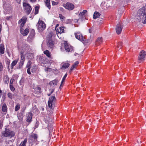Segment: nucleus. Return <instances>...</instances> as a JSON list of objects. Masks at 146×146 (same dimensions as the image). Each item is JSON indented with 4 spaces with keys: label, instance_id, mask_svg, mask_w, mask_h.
Returning a JSON list of instances; mask_svg holds the SVG:
<instances>
[{
    "label": "nucleus",
    "instance_id": "nucleus-8",
    "mask_svg": "<svg viewBox=\"0 0 146 146\" xmlns=\"http://www.w3.org/2000/svg\"><path fill=\"white\" fill-rule=\"evenodd\" d=\"M145 52L143 50H142L140 52L138 57V60L139 62L140 63L145 60Z\"/></svg>",
    "mask_w": 146,
    "mask_h": 146
},
{
    "label": "nucleus",
    "instance_id": "nucleus-23",
    "mask_svg": "<svg viewBox=\"0 0 146 146\" xmlns=\"http://www.w3.org/2000/svg\"><path fill=\"white\" fill-rule=\"evenodd\" d=\"M5 48L4 45L3 44H1L0 45V53L1 54H3L4 53Z\"/></svg>",
    "mask_w": 146,
    "mask_h": 146
},
{
    "label": "nucleus",
    "instance_id": "nucleus-26",
    "mask_svg": "<svg viewBox=\"0 0 146 146\" xmlns=\"http://www.w3.org/2000/svg\"><path fill=\"white\" fill-rule=\"evenodd\" d=\"M44 2L47 7L50 9V0H44Z\"/></svg>",
    "mask_w": 146,
    "mask_h": 146
},
{
    "label": "nucleus",
    "instance_id": "nucleus-54",
    "mask_svg": "<svg viewBox=\"0 0 146 146\" xmlns=\"http://www.w3.org/2000/svg\"><path fill=\"white\" fill-rule=\"evenodd\" d=\"M30 1L32 2H34L36 1V0H30Z\"/></svg>",
    "mask_w": 146,
    "mask_h": 146
},
{
    "label": "nucleus",
    "instance_id": "nucleus-49",
    "mask_svg": "<svg viewBox=\"0 0 146 146\" xmlns=\"http://www.w3.org/2000/svg\"><path fill=\"white\" fill-rule=\"evenodd\" d=\"M14 80L13 79L11 78L10 81V84H12Z\"/></svg>",
    "mask_w": 146,
    "mask_h": 146
},
{
    "label": "nucleus",
    "instance_id": "nucleus-28",
    "mask_svg": "<svg viewBox=\"0 0 146 146\" xmlns=\"http://www.w3.org/2000/svg\"><path fill=\"white\" fill-rule=\"evenodd\" d=\"M70 64L68 62L64 63L63 65L62 66V69H65L69 66Z\"/></svg>",
    "mask_w": 146,
    "mask_h": 146
},
{
    "label": "nucleus",
    "instance_id": "nucleus-27",
    "mask_svg": "<svg viewBox=\"0 0 146 146\" xmlns=\"http://www.w3.org/2000/svg\"><path fill=\"white\" fill-rule=\"evenodd\" d=\"M58 82V80H55L52 81H50L49 83V84L51 85H56Z\"/></svg>",
    "mask_w": 146,
    "mask_h": 146
},
{
    "label": "nucleus",
    "instance_id": "nucleus-51",
    "mask_svg": "<svg viewBox=\"0 0 146 146\" xmlns=\"http://www.w3.org/2000/svg\"><path fill=\"white\" fill-rule=\"evenodd\" d=\"M49 91H50V93L51 94H52L54 92V89H50Z\"/></svg>",
    "mask_w": 146,
    "mask_h": 146
},
{
    "label": "nucleus",
    "instance_id": "nucleus-56",
    "mask_svg": "<svg viewBox=\"0 0 146 146\" xmlns=\"http://www.w3.org/2000/svg\"><path fill=\"white\" fill-rule=\"evenodd\" d=\"M10 17H7L6 18V19L7 20H9L10 19Z\"/></svg>",
    "mask_w": 146,
    "mask_h": 146
},
{
    "label": "nucleus",
    "instance_id": "nucleus-46",
    "mask_svg": "<svg viewBox=\"0 0 146 146\" xmlns=\"http://www.w3.org/2000/svg\"><path fill=\"white\" fill-rule=\"evenodd\" d=\"M56 33L57 34H61V33H60L61 32V31H60V29L59 28H57L56 30Z\"/></svg>",
    "mask_w": 146,
    "mask_h": 146
},
{
    "label": "nucleus",
    "instance_id": "nucleus-4",
    "mask_svg": "<svg viewBox=\"0 0 146 146\" xmlns=\"http://www.w3.org/2000/svg\"><path fill=\"white\" fill-rule=\"evenodd\" d=\"M38 29L39 31L41 32L46 28V26L44 23L42 21L39 20L37 24Z\"/></svg>",
    "mask_w": 146,
    "mask_h": 146
},
{
    "label": "nucleus",
    "instance_id": "nucleus-6",
    "mask_svg": "<svg viewBox=\"0 0 146 146\" xmlns=\"http://www.w3.org/2000/svg\"><path fill=\"white\" fill-rule=\"evenodd\" d=\"M76 38L78 39L81 41L83 43H85V38L84 37L81 33L77 32L74 33Z\"/></svg>",
    "mask_w": 146,
    "mask_h": 146
},
{
    "label": "nucleus",
    "instance_id": "nucleus-7",
    "mask_svg": "<svg viewBox=\"0 0 146 146\" xmlns=\"http://www.w3.org/2000/svg\"><path fill=\"white\" fill-rule=\"evenodd\" d=\"M3 7L4 9V12L5 14L9 13H10L11 8L10 4L7 3H3Z\"/></svg>",
    "mask_w": 146,
    "mask_h": 146
},
{
    "label": "nucleus",
    "instance_id": "nucleus-30",
    "mask_svg": "<svg viewBox=\"0 0 146 146\" xmlns=\"http://www.w3.org/2000/svg\"><path fill=\"white\" fill-rule=\"evenodd\" d=\"M25 55L28 59H31L33 56V54L31 51L28 53H27V54H26Z\"/></svg>",
    "mask_w": 146,
    "mask_h": 146
},
{
    "label": "nucleus",
    "instance_id": "nucleus-59",
    "mask_svg": "<svg viewBox=\"0 0 146 146\" xmlns=\"http://www.w3.org/2000/svg\"><path fill=\"white\" fill-rule=\"evenodd\" d=\"M1 25L0 24V31H1Z\"/></svg>",
    "mask_w": 146,
    "mask_h": 146
},
{
    "label": "nucleus",
    "instance_id": "nucleus-9",
    "mask_svg": "<svg viewBox=\"0 0 146 146\" xmlns=\"http://www.w3.org/2000/svg\"><path fill=\"white\" fill-rule=\"evenodd\" d=\"M56 100V98L54 96H52L49 98L48 102V105L50 108H52V106L53 105Z\"/></svg>",
    "mask_w": 146,
    "mask_h": 146
},
{
    "label": "nucleus",
    "instance_id": "nucleus-58",
    "mask_svg": "<svg viewBox=\"0 0 146 146\" xmlns=\"http://www.w3.org/2000/svg\"><path fill=\"white\" fill-rule=\"evenodd\" d=\"M51 94L50 93H49V94H47L48 95V96H50Z\"/></svg>",
    "mask_w": 146,
    "mask_h": 146
},
{
    "label": "nucleus",
    "instance_id": "nucleus-13",
    "mask_svg": "<svg viewBox=\"0 0 146 146\" xmlns=\"http://www.w3.org/2000/svg\"><path fill=\"white\" fill-rule=\"evenodd\" d=\"M22 54L23 53L21 52V59L19 63V68H22L23 65L25 61V56H24Z\"/></svg>",
    "mask_w": 146,
    "mask_h": 146
},
{
    "label": "nucleus",
    "instance_id": "nucleus-2",
    "mask_svg": "<svg viewBox=\"0 0 146 146\" xmlns=\"http://www.w3.org/2000/svg\"><path fill=\"white\" fill-rule=\"evenodd\" d=\"M2 136L5 137H8L11 139L14 137L15 133L14 131H12L9 129L5 128V130L2 132Z\"/></svg>",
    "mask_w": 146,
    "mask_h": 146
},
{
    "label": "nucleus",
    "instance_id": "nucleus-38",
    "mask_svg": "<svg viewBox=\"0 0 146 146\" xmlns=\"http://www.w3.org/2000/svg\"><path fill=\"white\" fill-rule=\"evenodd\" d=\"M20 106L19 104H17L16 105L15 107V111H17L20 108Z\"/></svg>",
    "mask_w": 146,
    "mask_h": 146
},
{
    "label": "nucleus",
    "instance_id": "nucleus-16",
    "mask_svg": "<svg viewBox=\"0 0 146 146\" xmlns=\"http://www.w3.org/2000/svg\"><path fill=\"white\" fill-rule=\"evenodd\" d=\"M87 11L84 10L82 12H80L79 15V19L81 20L85 19L84 15L86 13Z\"/></svg>",
    "mask_w": 146,
    "mask_h": 146
},
{
    "label": "nucleus",
    "instance_id": "nucleus-60",
    "mask_svg": "<svg viewBox=\"0 0 146 146\" xmlns=\"http://www.w3.org/2000/svg\"><path fill=\"white\" fill-rule=\"evenodd\" d=\"M62 9H63V8H60V10H61V11H62Z\"/></svg>",
    "mask_w": 146,
    "mask_h": 146
},
{
    "label": "nucleus",
    "instance_id": "nucleus-20",
    "mask_svg": "<svg viewBox=\"0 0 146 146\" xmlns=\"http://www.w3.org/2000/svg\"><path fill=\"white\" fill-rule=\"evenodd\" d=\"M65 49L68 52L71 51L72 50V47L70 45L66 44L65 45Z\"/></svg>",
    "mask_w": 146,
    "mask_h": 146
},
{
    "label": "nucleus",
    "instance_id": "nucleus-25",
    "mask_svg": "<svg viewBox=\"0 0 146 146\" xmlns=\"http://www.w3.org/2000/svg\"><path fill=\"white\" fill-rule=\"evenodd\" d=\"M15 94H13L11 92H8L7 93V96L8 98L11 99L14 98Z\"/></svg>",
    "mask_w": 146,
    "mask_h": 146
},
{
    "label": "nucleus",
    "instance_id": "nucleus-53",
    "mask_svg": "<svg viewBox=\"0 0 146 146\" xmlns=\"http://www.w3.org/2000/svg\"><path fill=\"white\" fill-rule=\"evenodd\" d=\"M21 0H16V2L18 3H20L21 1Z\"/></svg>",
    "mask_w": 146,
    "mask_h": 146
},
{
    "label": "nucleus",
    "instance_id": "nucleus-33",
    "mask_svg": "<svg viewBox=\"0 0 146 146\" xmlns=\"http://www.w3.org/2000/svg\"><path fill=\"white\" fill-rule=\"evenodd\" d=\"M67 74L66 73L65 74V75H64V76L63 77L62 79L61 84L60 86V88L61 87V86H62V84L63 83V82H64L65 79L67 76Z\"/></svg>",
    "mask_w": 146,
    "mask_h": 146
},
{
    "label": "nucleus",
    "instance_id": "nucleus-47",
    "mask_svg": "<svg viewBox=\"0 0 146 146\" xmlns=\"http://www.w3.org/2000/svg\"><path fill=\"white\" fill-rule=\"evenodd\" d=\"M28 68L27 69V73L29 74H31V71H30V70H31V68Z\"/></svg>",
    "mask_w": 146,
    "mask_h": 146
},
{
    "label": "nucleus",
    "instance_id": "nucleus-15",
    "mask_svg": "<svg viewBox=\"0 0 146 146\" xmlns=\"http://www.w3.org/2000/svg\"><path fill=\"white\" fill-rule=\"evenodd\" d=\"M26 17H23L19 21V23H21L20 25L21 28H22V27L24 26L26 22Z\"/></svg>",
    "mask_w": 146,
    "mask_h": 146
},
{
    "label": "nucleus",
    "instance_id": "nucleus-29",
    "mask_svg": "<svg viewBox=\"0 0 146 146\" xmlns=\"http://www.w3.org/2000/svg\"><path fill=\"white\" fill-rule=\"evenodd\" d=\"M27 138H26L23 141L21 142L19 146H26V143L27 142Z\"/></svg>",
    "mask_w": 146,
    "mask_h": 146
},
{
    "label": "nucleus",
    "instance_id": "nucleus-35",
    "mask_svg": "<svg viewBox=\"0 0 146 146\" xmlns=\"http://www.w3.org/2000/svg\"><path fill=\"white\" fill-rule=\"evenodd\" d=\"M123 12L122 10H118V14L117 15V17H120L121 15L122 14Z\"/></svg>",
    "mask_w": 146,
    "mask_h": 146
},
{
    "label": "nucleus",
    "instance_id": "nucleus-32",
    "mask_svg": "<svg viewBox=\"0 0 146 146\" xmlns=\"http://www.w3.org/2000/svg\"><path fill=\"white\" fill-rule=\"evenodd\" d=\"M17 62H18V60H13V61L12 62V63L11 64V69H12L13 68V67L16 64H17Z\"/></svg>",
    "mask_w": 146,
    "mask_h": 146
},
{
    "label": "nucleus",
    "instance_id": "nucleus-43",
    "mask_svg": "<svg viewBox=\"0 0 146 146\" xmlns=\"http://www.w3.org/2000/svg\"><path fill=\"white\" fill-rule=\"evenodd\" d=\"M35 90L38 93H40V90H41V88L40 87H37L35 88Z\"/></svg>",
    "mask_w": 146,
    "mask_h": 146
},
{
    "label": "nucleus",
    "instance_id": "nucleus-19",
    "mask_svg": "<svg viewBox=\"0 0 146 146\" xmlns=\"http://www.w3.org/2000/svg\"><path fill=\"white\" fill-rule=\"evenodd\" d=\"M103 42V39L102 37H99L97 39L96 42L95 44L97 46H98L101 44Z\"/></svg>",
    "mask_w": 146,
    "mask_h": 146
},
{
    "label": "nucleus",
    "instance_id": "nucleus-42",
    "mask_svg": "<svg viewBox=\"0 0 146 146\" xmlns=\"http://www.w3.org/2000/svg\"><path fill=\"white\" fill-rule=\"evenodd\" d=\"M59 17L62 21H63V20H64L65 18V17L61 14H60L59 15Z\"/></svg>",
    "mask_w": 146,
    "mask_h": 146
},
{
    "label": "nucleus",
    "instance_id": "nucleus-37",
    "mask_svg": "<svg viewBox=\"0 0 146 146\" xmlns=\"http://www.w3.org/2000/svg\"><path fill=\"white\" fill-rule=\"evenodd\" d=\"M39 9V7L38 6H36L35 8V15H36L38 13V10Z\"/></svg>",
    "mask_w": 146,
    "mask_h": 146
},
{
    "label": "nucleus",
    "instance_id": "nucleus-57",
    "mask_svg": "<svg viewBox=\"0 0 146 146\" xmlns=\"http://www.w3.org/2000/svg\"><path fill=\"white\" fill-rule=\"evenodd\" d=\"M91 30H92V29H89V33H92Z\"/></svg>",
    "mask_w": 146,
    "mask_h": 146
},
{
    "label": "nucleus",
    "instance_id": "nucleus-41",
    "mask_svg": "<svg viewBox=\"0 0 146 146\" xmlns=\"http://www.w3.org/2000/svg\"><path fill=\"white\" fill-rule=\"evenodd\" d=\"M10 88L12 92H13L15 90V89L13 86V84H10Z\"/></svg>",
    "mask_w": 146,
    "mask_h": 146
},
{
    "label": "nucleus",
    "instance_id": "nucleus-5",
    "mask_svg": "<svg viewBox=\"0 0 146 146\" xmlns=\"http://www.w3.org/2000/svg\"><path fill=\"white\" fill-rule=\"evenodd\" d=\"M24 9L28 15L30 13L32 10V8L30 5L28 3L26 2L23 4Z\"/></svg>",
    "mask_w": 146,
    "mask_h": 146
},
{
    "label": "nucleus",
    "instance_id": "nucleus-21",
    "mask_svg": "<svg viewBox=\"0 0 146 146\" xmlns=\"http://www.w3.org/2000/svg\"><path fill=\"white\" fill-rule=\"evenodd\" d=\"M31 68L32 72L34 73L36 71L37 67L36 65H33L31 67Z\"/></svg>",
    "mask_w": 146,
    "mask_h": 146
},
{
    "label": "nucleus",
    "instance_id": "nucleus-24",
    "mask_svg": "<svg viewBox=\"0 0 146 146\" xmlns=\"http://www.w3.org/2000/svg\"><path fill=\"white\" fill-rule=\"evenodd\" d=\"M79 64V62L78 61L76 62L72 66L70 70V72H71L72 70H73L74 68L78 66V65Z\"/></svg>",
    "mask_w": 146,
    "mask_h": 146
},
{
    "label": "nucleus",
    "instance_id": "nucleus-39",
    "mask_svg": "<svg viewBox=\"0 0 146 146\" xmlns=\"http://www.w3.org/2000/svg\"><path fill=\"white\" fill-rule=\"evenodd\" d=\"M32 64V62L30 60L28 61L27 65V68H31L30 66Z\"/></svg>",
    "mask_w": 146,
    "mask_h": 146
},
{
    "label": "nucleus",
    "instance_id": "nucleus-52",
    "mask_svg": "<svg viewBox=\"0 0 146 146\" xmlns=\"http://www.w3.org/2000/svg\"><path fill=\"white\" fill-rule=\"evenodd\" d=\"M3 126V124L2 122L1 121H0V129L2 128V127Z\"/></svg>",
    "mask_w": 146,
    "mask_h": 146
},
{
    "label": "nucleus",
    "instance_id": "nucleus-34",
    "mask_svg": "<svg viewBox=\"0 0 146 146\" xmlns=\"http://www.w3.org/2000/svg\"><path fill=\"white\" fill-rule=\"evenodd\" d=\"M44 53L48 57H50V53L48 50H46L44 52Z\"/></svg>",
    "mask_w": 146,
    "mask_h": 146
},
{
    "label": "nucleus",
    "instance_id": "nucleus-17",
    "mask_svg": "<svg viewBox=\"0 0 146 146\" xmlns=\"http://www.w3.org/2000/svg\"><path fill=\"white\" fill-rule=\"evenodd\" d=\"M20 31L21 33L23 36H26L28 34L29 30L28 29H26L24 30L22 28H21Z\"/></svg>",
    "mask_w": 146,
    "mask_h": 146
},
{
    "label": "nucleus",
    "instance_id": "nucleus-61",
    "mask_svg": "<svg viewBox=\"0 0 146 146\" xmlns=\"http://www.w3.org/2000/svg\"><path fill=\"white\" fill-rule=\"evenodd\" d=\"M49 69V68H48L47 69Z\"/></svg>",
    "mask_w": 146,
    "mask_h": 146
},
{
    "label": "nucleus",
    "instance_id": "nucleus-12",
    "mask_svg": "<svg viewBox=\"0 0 146 146\" xmlns=\"http://www.w3.org/2000/svg\"><path fill=\"white\" fill-rule=\"evenodd\" d=\"M122 28L123 27L120 23H119L117 25L115 30L116 32L118 35H119L121 33Z\"/></svg>",
    "mask_w": 146,
    "mask_h": 146
},
{
    "label": "nucleus",
    "instance_id": "nucleus-22",
    "mask_svg": "<svg viewBox=\"0 0 146 146\" xmlns=\"http://www.w3.org/2000/svg\"><path fill=\"white\" fill-rule=\"evenodd\" d=\"M2 111L5 113H6L7 112V107L6 104L4 103L3 104V106L2 107Z\"/></svg>",
    "mask_w": 146,
    "mask_h": 146
},
{
    "label": "nucleus",
    "instance_id": "nucleus-36",
    "mask_svg": "<svg viewBox=\"0 0 146 146\" xmlns=\"http://www.w3.org/2000/svg\"><path fill=\"white\" fill-rule=\"evenodd\" d=\"M9 78L7 76L4 77L3 80L5 84H8L9 82Z\"/></svg>",
    "mask_w": 146,
    "mask_h": 146
},
{
    "label": "nucleus",
    "instance_id": "nucleus-48",
    "mask_svg": "<svg viewBox=\"0 0 146 146\" xmlns=\"http://www.w3.org/2000/svg\"><path fill=\"white\" fill-rule=\"evenodd\" d=\"M122 44L121 43H119L118 45L117 46V47L118 48H119V49H120L121 47Z\"/></svg>",
    "mask_w": 146,
    "mask_h": 146
},
{
    "label": "nucleus",
    "instance_id": "nucleus-11",
    "mask_svg": "<svg viewBox=\"0 0 146 146\" xmlns=\"http://www.w3.org/2000/svg\"><path fill=\"white\" fill-rule=\"evenodd\" d=\"M63 6L67 9L69 10H73L74 8V5L72 3H67L66 4L63 5Z\"/></svg>",
    "mask_w": 146,
    "mask_h": 146
},
{
    "label": "nucleus",
    "instance_id": "nucleus-10",
    "mask_svg": "<svg viewBox=\"0 0 146 146\" xmlns=\"http://www.w3.org/2000/svg\"><path fill=\"white\" fill-rule=\"evenodd\" d=\"M35 32L34 30L31 31L28 36L27 40L30 42H31L33 40L35 36Z\"/></svg>",
    "mask_w": 146,
    "mask_h": 146
},
{
    "label": "nucleus",
    "instance_id": "nucleus-18",
    "mask_svg": "<svg viewBox=\"0 0 146 146\" xmlns=\"http://www.w3.org/2000/svg\"><path fill=\"white\" fill-rule=\"evenodd\" d=\"M54 44L51 38L49 39L47 42V46L50 48H51L53 47Z\"/></svg>",
    "mask_w": 146,
    "mask_h": 146
},
{
    "label": "nucleus",
    "instance_id": "nucleus-44",
    "mask_svg": "<svg viewBox=\"0 0 146 146\" xmlns=\"http://www.w3.org/2000/svg\"><path fill=\"white\" fill-rule=\"evenodd\" d=\"M3 69V66L2 64L0 62V72L2 71Z\"/></svg>",
    "mask_w": 146,
    "mask_h": 146
},
{
    "label": "nucleus",
    "instance_id": "nucleus-31",
    "mask_svg": "<svg viewBox=\"0 0 146 146\" xmlns=\"http://www.w3.org/2000/svg\"><path fill=\"white\" fill-rule=\"evenodd\" d=\"M99 13L97 12H95L93 15V18L96 19L100 16Z\"/></svg>",
    "mask_w": 146,
    "mask_h": 146
},
{
    "label": "nucleus",
    "instance_id": "nucleus-45",
    "mask_svg": "<svg viewBox=\"0 0 146 146\" xmlns=\"http://www.w3.org/2000/svg\"><path fill=\"white\" fill-rule=\"evenodd\" d=\"M60 29V30L61 31L60 33H62L64 32V27H61L59 28Z\"/></svg>",
    "mask_w": 146,
    "mask_h": 146
},
{
    "label": "nucleus",
    "instance_id": "nucleus-14",
    "mask_svg": "<svg viewBox=\"0 0 146 146\" xmlns=\"http://www.w3.org/2000/svg\"><path fill=\"white\" fill-rule=\"evenodd\" d=\"M33 115L32 113L28 112L26 114L27 120L26 121L28 122H30L32 121V116Z\"/></svg>",
    "mask_w": 146,
    "mask_h": 146
},
{
    "label": "nucleus",
    "instance_id": "nucleus-55",
    "mask_svg": "<svg viewBox=\"0 0 146 146\" xmlns=\"http://www.w3.org/2000/svg\"><path fill=\"white\" fill-rule=\"evenodd\" d=\"M38 123H36V125H35L36 128H37L38 127Z\"/></svg>",
    "mask_w": 146,
    "mask_h": 146
},
{
    "label": "nucleus",
    "instance_id": "nucleus-1",
    "mask_svg": "<svg viewBox=\"0 0 146 146\" xmlns=\"http://www.w3.org/2000/svg\"><path fill=\"white\" fill-rule=\"evenodd\" d=\"M136 18L138 22L146 23V5L138 11Z\"/></svg>",
    "mask_w": 146,
    "mask_h": 146
},
{
    "label": "nucleus",
    "instance_id": "nucleus-40",
    "mask_svg": "<svg viewBox=\"0 0 146 146\" xmlns=\"http://www.w3.org/2000/svg\"><path fill=\"white\" fill-rule=\"evenodd\" d=\"M32 137L33 139L35 140L36 141L38 137L37 135L35 134H34L32 136Z\"/></svg>",
    "mask_w": 146,
    "mask_h": 146
},
{
    "label": "nucleus",
    "instance_id": "nucleus-3",
    "mask_svg": "<svg viewBox=\"0 0 146 146\" xmlns=\"http://www.w3.org/2000/svg\"><path fill=\"white\" fill-rule=\"evenodd\" d=\"M31 49L29 46L28 44H25L24 45L22 48V50L21 51V52L23 53L24 56L25 54H27L28 53L31 51Z\"/></svg>",
    "mask_w": 146,
    "mask_h": 146
},
{
    "label": "nucleus",
    "instance_id": "nucleus-50",
    "mask_svg": "<svg viewBox=\"0 0 146 146\" xmlns=\"http://www.w3.org/2000/svg\"><path fill=\"white\" fill-rule=\"evenodd\" d=\"M52 5H56L57 4V3L53 1H52Z\"/></svg>",
    "mask_w": 146,
    "mask_h": 146
},
{
    "label": "nucleus",
    "instance_id": "nucleus-62",
    "mask_svg": "<svg viewBox=\"0 0 146 146\" xmlns=\"http://www.w3.org/2000/svg\"><path fill=\"white\" fill-rule=\"evenodd\" d=\"M9 146H13L11 145H10Z\"/></svg>",
    "mask_w": 146,
    "mask_h": 146
}]
</instances>
